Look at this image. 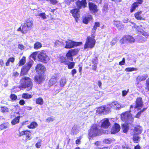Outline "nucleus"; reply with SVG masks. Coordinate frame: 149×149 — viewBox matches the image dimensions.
Segmentation results:
<instances>
[{"label": "nucleus", "mask_w": 149, "mask_h": 149, "mask_svg": "<svg viewBox=\"0 0 149 149\" xmlns=\"http://www.w3.org/2000/svg\"><path fill=\"white\" fill-rule=\"evenodd\" d=\"M142 13V11H137L134 13V16L136 19L139 20L144 19L141 15Z\"/></svg>", "instance_id": "nucleus-26"}, {"label": "nucleus", "mask_w": 149, "mask_h": 149, "mask_svg": "<svg viewBox=\"0 0 149 149\" xmlns=\"http://www.w3.org/2000/svg\"><path fill=\"white\" fill-rule=\"evenodd\" d=\"M54 120V118L53 116L49 117L46 119V121L49 123L51 122H52Z\"/></svg>", "instance_id": "nucleus-50"}, {"label": "nucleus", "mask_w": 149, "mask_h": 149, "mask_svg": "<svg viewBox=\"0 0 149 149\" xmlns=\"http://www.w3.org/2000/svg\"><path fill=\"white\" fill-rule=\"evenodd\" d=\"M26 62V57L25 56H23L22 58L20 60L18 63L19 66H21L24 65Z\"/></svg>", "instance_id": "nucleus-38"}, {"label": "nucleus", "mask_w": 149, "mask_h": 149, "mask_svg": "<svg viewBox=\"0 0 149 149\" xmlns=\"http://www.w3.org/2000/svg\"><path fill=\"white\" fill-rule=\"evenodd\" d=\"M110 106L112 108L115 109H119L121 108V105L117 101H114L110 104Z\"/></svg>", "instance_id": "nucleus-24"}, {"label": "nucleus", "mask_w": 149, "mask_h": 149, "mask_svg": "<svg viewBox=\"0 0 149 149\" xmlns=\"http://www.w3.org/2000/svg\"><path fill=\"white\" fill-rule=\"evenodd\" d=\"M140 32L142 35L145 37L146 38L148 37L149 36V34L147 33V32L143 30L140 31Z\"/></svg>", "instance_id": "nucleus-48"}, {"label": "nucleus", "mask_w": 149, "mask_h": 149, "mask_svg": "<svg viewBox=\"0 0 149 149\" xmlns=\"http://www.w3.org/2000/svg\"><path fill=\"white\" fill-rule=\"evenodd\" d=\"M36 104L40 105H42L44 103L43 99L41 97H39L36 98Z\"/></svg>", "instance_id": "nucleus-35"}, {"label": "nucleus", "mask_w": 149, "mask_h": 149, "mask_svg": "<svg viewBox=\"0 0 149 149\" xmlns=\"http://www.w3.org/2000/svg\"><path fill=\"white\" fill-rule=\"evenodd\" d=\"M113 22L114 26L116 27L118 30H123L124 29V25L122 24L121 21L114 20Z\"/></svg>", "instance_id": "nucleus-19"}, {"label": "nucleus", "mask_w": 149, "mask_h": 149, "mask_svg": "<svg viewBox=\"0 0 149 149\" xmlns=\"http://www.w3.org/2000/svg\"><path fill=\"white\" fill-rule=\"evenodd\" d=\"M133 132V136H137L142 132L143 129L142 127L139 125H136L132 130Z\"/></svg>", "instance_id": "nucleus-16"}, {"label": "nucleus", "mask_w": 149, "mask_h": 149, "mask_svg": "<svg viewBox=\"0 0 149 149\" xmlns=\"http://www.w3.org/2000/svg\"><path fill=\"white\" fill-rule=\"evenodd\" d=\"M4 64V61L3 59H0V67H3Z\"/></svg>", "instance_id": "nucleus-59"}, {"label": "nucleus", "mask_w": 149, "mask_h": 149, "mask_svg": "<svg viewBox=\"0 0 149 149\" xmlns=\"http://www.w3.org/2000/svg\"><path fill=\"white\" fill-rule=\"evenodd\" d=\"M141 80L142 81H144L147 79L148 77V75L147 74H145L141 76Z\"/></svg>", "instance_id": "nucleus-53"}, {"label": "nucleus", "mask_w": 149, "mask_h": 149, "mask_svg": "<svg viewBox=\"0 0 149 149\" xmlns=\"http://www.w3.org/2000/svg\"><path fill=\"white\" fill-rule=\"evenodd\" d=\"M15 60V58L14 57H9L6 62L5 65L6 66H8L10 65V62H11V63H13L14 62Z\"/></svg>", "instance_id": "nucleus-31"}, {"label": "nucleus", "mask_w": 149, "mask_h": 149, "mask_svg": "<svg viewBox=\"0 0 149 149\" xmlns=\"http://www.w3.org/2000/svg\"><path fill=\"white\" fill-rule=\"evenodd\" d=\"M42 47L41 43L38 42H36L34 45V48L35 49H40Z\"/></svg>", "instance_id": "nucleus-34"}, {"label": "nucleus", "mask_w": 149, "mask_h": 149, "mask_svg": "<svg viewBox=\"0 0 149 149\" xmlns=\"http://www.w3.org/2000/svg\"><path fill=\"white\" fill-rule=\"evenodd\" d=\"M38 125V124L35 121L32 122L29 125H28L27 127L29 129H34L36 128Z\"/></svg>", "instance_id": "nucleus-30"}, {"label": "nucleus", "mask_w": 149, "mask_h": 149, "mask_svg": "<svg viewBox=\"0 0 149 149\" xmlns=\"http://www.w3.org/2000/svg\"><path fill=\"white\" fill-rule=\"evenodd\" d=\"M110 125V123L109 120L107 118H104L103 120V121L100 127L104 129L108 128Z\"/></svg>", "instance_id": "nucleus-20"}, {"label": "nucleus", "mask_w": 149, "mask_h": 149, "mask_svg": "<svg viewBox=\"0 0 149 149\" xmlns=\"http://www.w3.org/2000/svg\"><path fill=\"white\" fill-rule=\"evenodd\" d=\"M135 102V105L134 107V108L137 109L138 110L141 109V108L143 105V103L142 98L140 97H137Z\"/></svg>", "instance_id": "nucleus-11"}, {"label": "nucleus", "mask_w": 149, "mask_h": 149, "mask_svg": "<svg viewBox=\"0 0 149 149\" xmlns=\"http://www.w3.org/2000/svg\"><path fill=\"white\" fill-rule=\"evenodd\" d=\"M98 127V125L97 124H93L91 126L88 133L90 139L102 134L101 130Z\"/></svg>", "instance_id": "nucleus-4"}, {"label": "nucleus", "mask_w": 149, "mask_h": 149, "mask_svg": "<svg viewBox=\"0 0 149 149\" xmlns=\"http://www.w3.org/2000/svg\"><path fill=\"white\" fill-rule=\"evenodd\" d=\"M105 106H102L99 107L97 109V111L99 113H105Z\"/></svg>", "instance_id": "nucleus-41"}, {"label": "nucleus", "mask_w": 149, "mask_h": 149, "mask_svg": "<svg viewBox=\"0 0 149 149\" xmlns=\"http://www.w3.org/2000/svg\"><path fill=\"white\" fill-rule=\"evenodd\" d=\"M135 42V39L133 37L128 35L124 36L120 40V42L121 44L125 43H132Z\"/></svg>", "instance_id": "nucleus-7"}, {"label": "nucleus", "mask_w": 149, "mask_h": 149, "mask_svg": "<svg viewBox=\"0 0 149 149\" xmlns=\"http://www.w3.org/2000/svg\"><path fill=\"white\" fill-rule=\"evenodd\" d=\"M129 92V89H128L127 91L123 90L122 91V95L123 96H125Z\"/></svg>", "instance_id": "nucleus-58"}, {"label": "nucleus", "mask_w": 149, "mask_h": 149, "mask_svg": "<svg viewBox=\"0 0 149 149\" xmlns=\"http://www.w3.org/2000/svg\"><path fill=\"white\" fill-rule=\"evenodd\" d=\"M29 28L23 24H22L17 29V31H21L22 33H26L28 31Z\"/></svg>", "instance_id": "nucleus-22"}, {"label": "nucleus", "mask_w": 149, "mask_h": 149, "mask_svg": "<svg viewBox=\"0 0 149 149\" xmlns=\"http://www.w3.org/2000/svg\"><path fill=\"white\" fill-rule=\"evenodd\" d=\"M90 11L93 13H97L98 10L97 6L93 3L89 2L88 3Z\"/></svg>", "instance_id": "nucleus-17"}, {"label": "nucleus", "mask_w": 149, "mask_h": 149, "mask_svg": "<svg viewBox=\"0 0 149 149\" xmlns=\"http://www.w3.org/2000/svg\"><path fill=\"white\" fill-rule=\"evenodd\" d=\"M1 112L3 113H6L9 111V109L6 106L1 107Z\"/></svg>", "instance_id": "nucleus-33"}, {"label": "nucleus", "mask_w": 149, "mask_h": 149, "mask_svg": "<svg viewBox=\"0 0 149 149\" xmlns=\"http://www.w3.org/2000/svg\"><path fill=\"white\" fill-rule=\"evenodd\" d=\"M38 15L41 17L43 19H45L47 18L46 14L45 13H39Z\"/></svg>", "instance_id": "nucleus-51"}, {"label": "nucleus", "mask_w": 149, "mask_h": 149, "mask_svg": "<svg viewBox=\"0 0 149 149\" xmlns=\"http://www.w3.org/2000/svg\"><path fill=\"white\" fill-rule=\"evenodd\" d=\"M77 8L80 9L82 8H85L87 6L86 0H78L75 3Z\"/></svg>", "instance_id": "nucleus-14"}, {"label": "nucleus", "mask_w": 149, "mask_h": 149, "mask_svg": "<svg viewBox=\"0 0 149 149\" xmlns=\"http://www.w3.org/2000/svg\"><path fill=\"white\" fill-rule=\"evenodd\" d=\"M20 116H18L14 118L11 121V123L13 125H15L19 123Z\"/></svg>", "instance_id": "nucleus-29"}, {"label": "nucleus", "mask_w": 149, "mask_h": 149, "mask_svg": "<svg viewBox=\"0 0 149 149\" xmlns=\"http://www.w3.org/2000/svg\"><path fill=\"white\" fill-rule=\"evenodd\" d=\"M112 139H105L103 141L104 143L106 144H110L112 141Z\"/></svg>", "instance_id": "nucleus-49"}, {"label": "nucleus", "mask_w": 149, "mask_h": 149, "mask_svg": "<svg viewBox=\"0 0 149 149\" xmlns=\"http://www.w3.org/2000/svg\"><path fill=\"white\" fill-rule=\"evenodd\" d=\"M9 123L8 122H5L3 123L0 125V129L1 130H2L4 129H6L9 125Z\"/></svg>", "instance_id": "nucleus-37"}, {"label": "nucleus", "mask_w": 149, "mask_h": 149, "mask_svg": "<svg viewBox=\"0 0 149 149\" xmlns=\"http://www.w3.org/2000/svg\"><path fill=\"white\" fill-rule=\"evenodd\" d=\"M141 137L139 136H133L132 140L135 143H138L140 140Z\"/></svg>", "instance_id": "nucleus-32"}, {"label": "nucleus", "mask_w": 149, "mask_h": 149, "mask_svg": "<svg viewBox=\"0 0 149 149\" xmlns=\"http://www.w3.org/2000/svg\"><path fill=\"white\" fill-rule=\"evenodd\" d=\"M38 74V75L34 77V79L35 81L37 84H40L45 80V75L43 73Z\"/></svg>", "instance_id": "nucleus-13"}, {"label": "nucleus", "mask_w": 149, "mask_h": 149, "mask_svg": "<svg viewBox=\"0 0 149 149\" xmlns=\"http://www.w3.org/2000/svg\"><path fill=\"white\" fill-rule=\"evenodd\" d=\"M42 141V140H40V141L38 142L36 144L35 146L37 148H39L41 147V142Z\"/></svg>", "instance_id": "nucleus-55"}, {"label": "nucleus", "mask_w": 149, "mask_h": 149, "mask_svg": "<svg viewBox=\"0 0 149 149\" xmlns=\"http://www.w3.org/2000/svg\"><path fill=\"white\" fill-rule=\"evenodd\" d=\"M112 108L110 106V104L108 105L107 107L105 106V113H107L111 111V109Z\"/></svg>", "instance_id": "nucleus-43"}, {"label": "nucleus", "mask_w": 149, "mask_h": 149, "mask_svg": "<svg viewBox=\"0 0 149 149\" xmlns=\"http://www.w3.org/2000/svg\"><path fill=\"white\" fill-rule=\"evenodd\" d=\"M143 2V0H136V1L134 2L137 5H139V4H141Z\"/></svg>", "instance_id": "nucleus-61"}, {"label": "nucleus", "mask_w": 149, "mask_h": 149, "mask_svg": "<svg viewBox=\"0 0 149 149\" xmlns=\"http://www.w3.org/2000/svg\"><path fill=\"white\" fill-rule=\"evenodd\" d=\"M33 21L32 18H29L26 19L24 24L29 28H31L33 25Z\"/></svg>", "instance_id": "nucleus-25"}, {"label": "nucleus", "mask_w": 149, "mask_h": 149, "mask_svg": "<svg viewBox=\"0 0 149 149\" xmlns=\"http://www.w3.org/2000/svg\"><path fill=\"white\" fill-rule=\"evenodd\" d=\"M50 1L51 3L53 5L56 4L58 2L57 0H50Z\"/></svg>", "instance_id": "nucleus-63"}, {"label": "nucleus", "mask_w": 149, "mask_h": 149, "mask_svg": "<svg viewBox=\"0 0 149 149\" xmlns=\"http://www.w3.org/2000/svg\"><path fill=\"white\" fill-rule=\"evenodd\" d=\"M65 42L66 43V45L65 46V48L67 49H71L75 47L79 46L82 45L83 44L81 42H76L69 39L65 41Z\"/></svg>", "instance_id": "nucleus-6"}, {"label": "nucleus", "mask_w": 149, "mask_h": 149, "mask_svg": "<svg viewBox=\"0 0 149 149\" xmlns=\"http://www.w3.org/2000/svg\"><path fill=\"white\" fill-rule=\"evenodd\" d=\"M93 19V17L92 15H88L82 17V22L84 24H87L89 22Z\"/></svg>", "instance_id": "nucleus-21"}, {"label": "nucleus", "mask_w": 149, "mask_h": 149, "mask_svg": "<svg viewBox=\"0 0 149 149\" xmlns=\"http://www.w3.org/2000/svg\"><path fill=\"white\" fill-rule=\"evenodd\" d=\"M120 126L118 124L115 123L111 130V134H115L118 133L120 131Z\"/></svg>", "instance_id": "nucleus-18"}, {"label": "nucleus", "mask_w": 149, "mask_h": 149, "mask_svg": "<svg viewBox=\"0 0 149 149\" xmlns=\"http://www.w3.org/2000/svg\"><path fill=\"white\" fill-rule=\"evenodd\" d=\"M66 81L65 78H61L60 81V84L61 87H63L66 84Z\"/></svg>", "instance_id": "nucleus-42"}, {"label": "nucleus", "mask_w": 149, "mask_h": 149, "mask_svg": "<svg viewBox=\"0 0 149 149\" xmlns=\"http://www.w3.org/2000/svg\"><path fill=\"white\" fill-rule=\"evenodd\" d=\"M92 63L93 64H97L98 63V56L93 58L92 59Z\"/></svg>", "instance_id": "nucleus-46"}, {"label": "nucleus", "mask_w": 149, "mask_h": 149, "mask_svg": "<svg viewBox=\"0 0 149 149\" xmlns=\"http://www.w3.org/2000/svg\"><path fill=\"white\" fill-rule=\"evenodd\" d=\"M137 70V68L134 67L127 68L125 69V70L128 72H131L134 71H136Z\"/></svg>", "instance_id": "nucleus-44"}, {"label": "nucleus", "mask_w": 149, "mask_h": 149, "mask_svg": "<svg viewBox=\"0 0 149 149\" xmlns=\"http://www.w3.org/2000/svg\"><path fill=\"white\" fill-rule=\"evenodd\" d=\"M78 52L77 49H70L65 54V56L68 60L65 65L68 66V68L72 69L73 68L75 65V63L73 62V56L76 55Z\"/></svg>", "instance_id": "nucleus-1"}, {"label": "nucleus", "mask_w": 149, "mask_h": 149, "mask_svg": "<svg viewBox=\"0 0 149 149\" xmlns=\"http://www.w3.org/2000/svg\"><path fill=\"white\" fill-rule=\"evenodd\" d=\"M80 10L77 8H74L70 10V13L72 14V16L75 19L76 22H78L79 19L80 17V14L79 13Z\"/></svg>", "instance_id": "nucleus-10"}, {"label": "nucleus", "mask_w": 149, "mask_h": 149, "mask_svg": "<svg viewBox=\"0 0 149 149\" xmlns=\"http://www.w3.org/2000/svg\"><path fill=\"white\" fill-rule=\"evenodd\" d=\"M145 89L146 92H148L149 91V77L146 81Z\"/></svg>", "instance_id": "nucleus-39"}, {"label": "nucleus", "mask_w": 149, "mask_h": 149, "mask_svg": "<svg viewBox=\"0 0 149 149\" xmlns=\"http://www.w3.org/2000/svg\"><path fill=\"white\" fill-rule=\"evenodd\" d=\"M139 7V5L136 4L134 2L132 4L130 9V12L132 13L134 11L136 8Z\"/></svg>", "instance_id": "nucleus-28"}, {"label": "nucleus", "mask_w": 149, "mask_h": 149, "mask_svg": "<svg viewBox=\"0 0 149 149\" xmlns=\"http://www.w3.org/2000/svg\"><path fill=\"white\" fill-rule=\"evenodd\" d=\"M100 26V24L99 22H95L94 23V25L92 29V32L93 33L92 34L95 35L97 28L99 27Z\"/></svg>", "instance_id": "nucleus-27"}, {"label": "nucleus", "mask_w": 149, "mask_h": 149, "mask_svg": "<svg viewBox=\"0 0 149 149\" xmlns=\"http://www.w3.org/2000/svg\"><path fill=\"white\" fill-rule=\"evenodd\" d=\"M122 120L125 123H126L125 124H124L122 125V128L123 132L124 133H126L129 129V124H130L133 122L129 123L128 122H125L123 120Z\"/></svg>", "instance_id": "nucleus-23"}, {"label": "nucleus", "mask_w": 149, "mask_h": 149, "mask_svg": "<svg viewBox=\"0 0 149 149\" xmlns=\"http://www.w3.org/2000/svg\"><path fill=\"white\" fill-rule=\"evenodd\" d=\"M94 144L96 146H99L101 145V142L100 141H96L94 143Z\"/></svg>", "instance_id": "nucleus-64"}, {"label": "nucleus", "mask_w": 149, "mask_h": 149, "mask_svg": "<svg viewBox=\"0 0 149 149\" xmlns=\"http://www.w3.org/2000/svg\"><path fill=\"white\" fill-rule=\"evenodd\" d=\"M95 149H110V147L109 146H105L103 147H97Z\"/></svg>", "instance_id": "nucleus-62"}, {"label": "nucleus", "mask_w": 149, "mask_h": 149, "mask_svg": "<svg viewBox=\"0 0 149 149\" xmlns=\"http://www.w3.org/2000/svg\"><path fill=\"white\" fill-rule=\"evenodd\" d=\"M81 136H80L78 138V139H77L75 141L76 144L77 145H79L81 143Z\"/></svg>", "instance_id": "nucleus-54"}, {"label": "nucleus", "mask_w": 149, "mask_h": 149, "mask_svg": "<svg viewBox=\"0 0 149 149\" xmlns=\"http://www.w3.org/2000/svg\"><path fill=\"white\" fill-rule=\"evenodd\" d=\"M136 79L137 82L136 84V86L138 85L139 84V82H141L142 81V80H141V76L140 75H139L137 77Z\"/></svg>", "instance_id": "nucleus-52"}, {"label": "nucleus", "mask_w": 149, "mask_h": 149, "mask_svg": "<svg viewBox=\"0 0 149 149\" xmlns=\"http://www.w3.org/2000/svg\"><path fill=\"white\" fill-rule=\"evenodd\" d=\"M21 84L19 88H20L26 89V91H29L31 90L33 87V83L32 80L28 77H24L20 80Z\"/></svg>", "instance_id": "nucleus-2"}, {"label": "nucleus", "mask_w": 149, "mask_h": 149, "mask_svg": "<svg viewBox=\"0 0 149 149\" xmlns=\"http://www.w3.org/2000/svg\"><path fill=\"white\" fill-rule=\"evenodd\" d=\"M63 42L59 40H56L54 43V45L56 46H59L63 44Z\"/></svg>", "instance_id": "nucleus-47"}, {"label": "nucleus", "mask_w": 149, "mask_h": 149, "mask_svg": "<svg viewBox=\"0 0 149 149\" xmlns=\"http://www.w3.org/2000/svg\"><path fill=\"white\" fill-rule=\"evenodd\" d=\"M19 104L21 105H23L25 103V102L24 100L21 99L20 100L19 102Z\"/></svg>", "instance_id": "nucleus-60"}, {"label": "nucleus", "mask_w": 149, "mask_h": 149, "mask_svg": "<svg viewBox=\"0 0 149 149\" xmlns=\"http://www.w3.org/2000/svg\"><path fill=\"white\" fill-rule=\"evenodd\" d=\"M97 64H93L92 65V69L94 71L96 70L97 68Z\"/></svg>", "instance_id": "nucleus-57"}, {"label": "nucleus", "mask_w": 149, "mask_h": 149, "mask_svg": "<svg viewBox=\"0 0 149 149\" xmlns=\"http://www.w3.org/2000/svg\"><path fill=\"white\" fill-rule=\"evenodd\" d=\"M125 58L123 57L122 59V60L119 63V64L120 65H124L125 64Z\"/></svg>", "instance_id": "nucleus-56"}, {"label": "nucleus", "mask_w": 149, "mask_h": 149, "mask_svg": "<svg viewBox=\"0 0 149 149\" xmlns=\"http://www.w3.org/2000/svg\"><path fill=\"white\" fill-rule=\"evenodd\" d=\"M36 72L38 74H45L46 68L42 64L39 63L37 64L35 67Z\"/></svg>", "instance_id": "nucleus-12"}, {"label": "nucleus", "mask_w": 149, "mask_h": 149, "mask_svg": "<svg viewBox=\"0 0 149 149\" xmlns=\"http://www.w3.org/2000/svg\"><path fill=\"white\" fill-rule=\"evenodd\" d=\"M96 41L95 39V35L92 34L91 36H88L86 39V41L84 45V49H91L95 46Z\"/></svg>", "instance_id": "nucleus-3"}, {"label": "nucleus", "mask_w": 149, "mask_h": 149, "mask_svg": "<svg viewBox=\"0 0 149 149\" xmlns=\"http://www.w3.org/2000/svg\"><path fill=\"white\" fill-rule=\"evenodd\" d=\"M10 98L11 100L15 101L17 99V97L14 94H11L10 96Z\"/></svg>", "instance_id": "nucleus-45"}, {"label": "nucleus", "mask_w": 149, "mask_h": 149, "mask_svg": "<svg viewBox=\"0 0 149 149\" xmlns=\"http://www.w3.org/2000/svg\"><path fill=\"white\" fill-rule=\"evenodd\" d=\"M32 97L31 95L27 93H24L22 94V97L24 99H28L31 98Z\"/></svg>", "instance_id": "nucleus-36"}, {"label": "nucleus", "mask_w": 149, "mask_h": 149, "mask_svg": "<svg viewBox=\"0 0 149 149\" xmlns=\"http://www.w3.org/2000/svg\"><path fill=\"white\" fill-rule=\"evenodd\" d=\"M31 131L28 130L22 131L19 132L20 136L25 135V140L26 141L29 140L31 139Z\"/></svg>", "instance_id": "nucleus-15"}, {"label": "nucleus", "mask_w": 149, "mask_h": 149, "mask_svg": "<svg viewBox=\"0 0 149 149\" xmlns=\"http://www.w3.org/2000/svg\"><path fill=\"white\" fill-rule=\"evenodd\" d=\"M67 59H66L65 57L62 56L60 58V61L61 63H64L65 65L67 63L68 61Z\"/></svg>", "instance_id": "nucleus-40"}, {"label": "nucleus", "mask_w": 149, "mask_h": 149, "mask_svg": "<svg viewBox=\"0 0 149 149\" xmlns=\"http://www.w3.org/2000/svg\"><path fill=\"white\" fill-rule=\"evenodd\" d=\"M38 57L39 61L45 63H47L49 59L48 57L43 51H40L38 55Z\"/></svg>", "instance_id": "nucleus-9"}, {"label": "nucleus", "mask_w": 149, "mask_h": 149, "mask_svg": "<svg viewBox=\"0 0 149 149\" xmlns=\"http://www.w3.org/2000/svg\"><path fill=\"white\" fill-rule=\"evenodd\" d=\"M33 61H30L27 63L21 69L20 75L21 76L25 75L28 73V71L33 65Z\"/></svg>", "instance_id": "nucleus-8"}, {"label": "nucleus", "mask_w": 149, "mask_h": 149, "mask_svg": "<svg viewBox=\"0 0 149 149\" xmlns=\"http://www.w3.org/2000/svg\"><path fill=\"white\" fill-rule=\"evenodd\" d=\"M133 108V105H130L129 111H126L121 114V118L122 120H123L129 123L133 122L134 119L132 116V114L130 113L132 111L131 109Z\"/></svg>", "instance_id": "nucleus-5"}]
</instances>
